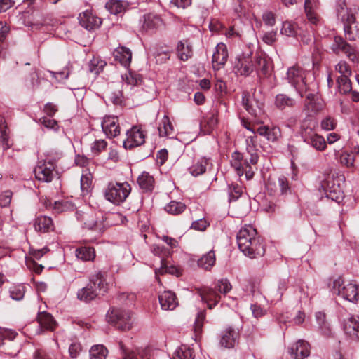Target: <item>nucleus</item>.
Masks as SVG:
<instances>
[{"instance_id":"nucleus-43","label":"nucleus","mask_w":359,"mask_h":359,"mask_svg":"<svg viewBox=\"0 0 359 359\" xmlns=\"http://www.w3.org/2000/svg\"><path fill=\"white\" fill-rule=\"evenodd\" d=\"M275 104L277 108L282 110L286 107H292L295 104V101L284 94H279L276 97Z\"/></svg>"},{"instance_id":"nucleus-35","label":"nucleus","mask_w":359,"mask_h":359,"mask_svg":"<svg viewBox=\"0 0 359 359\" xmlns=\"http://www.w3.org/2000/svg\"><path fill=\"white\" fill-rule=\"evenodd\" d=\"M162 25L161 18L156 15L148 14L144 16L143 28L147 31L153 30L160 27Z\"/></svg>"},{"instance_id":"nucleus-34","label":"nucleus","mask_w":359,"mask_h":359,"mask_svg":"<svg viewBox=\"0 0 359 359\" xmlns=\"http://www.w3.org/2000/svg\"><path fill=\"white\" fill-rule=\"evenodd\" d=\"M76 256L84 262L93 261L95 258V251L92 247H81L76 250Z\"/></svg>"},{"instance_id":"nucleus-28","label":"nucleus","mask_w":359,"mask_h":359,"mask_svg":"<svg viewBox=\"0 0 359 359\" xmlns=\"http://www.w3.org/2000/svg\"><path fill=\"white\" fill-rule=\"evenodd\" d=\"M128 7V2L121 0H109L105 4L106 9L114 15L124 13Z\"/></svg>"},{"instance_id":"nucleus-57","label":"nucleus","mask_w":359,"mask_h":359,"mask_svg":"<svg viewBox=\"0 0 359 359\" xmlns=\"http://www.w3.org/2000/svg\"><path fill=\"white\" fill-rule=\"evenodd\" d=\"M215 287L219 292L226 294L231 290L232 286L226 278H222L217 281Z\"/></svg>"},{"instance_id":"nucleus-3","label":"nucleus","mask_w":359,"mask_h":359,"mask_svg":"<svg viewBox=\"0 0 359 359\" xmlns=\"http://www.w3.org/2000/svg\"><path fill=\"white\" fill-rule=\"evenodd\" d=\"M333 288L337 294L344 299L351 302H359V286L353 283H344L341 278H339L334 281Z\"/></svg>"},{"instance_id":"nucleus-40","label":"nucleus","mask_w":359,"mask_h":359,"mask_svg":"<svg viewBox=\"0 0 359 359\" xmlns=\"http://www.w3.org/2000/svg\"><path fill=\"white\" fill-rule=\"evenodd\" d=\"M36 320L41 328L53 330L57 325L53 316H36Z\"/></svg>"},{"instance_id":"nucleus-24","label":"nucleus","mask_w":359,"mask_h":359,"mask_svg":"<svg viewBox=\"0 0 359 359\" xmlns=\"http://www.w3.org/2000/svg\"><path fill=\"white\" fill-rule=\"evenodd\" d=\"M34 226L36 231L46 233L54 229L53 219L47 216H39L34 222Z\"/></svg>"},{"instance_id":"nucleus-47","label":"nucleus","mask_w":359,"mask_h":359,"mask_svg":"<svg viewBox=\"0 0 359 359\" xmlns=\"http://www.w3.org/2000/svg\"><path fill=\"white\" fill-rule=\"evenodd\" d=\"M186 205L182 203L175 201H170L165 207L167 212L172 215H179L184 211Z\"/></svg>"},{"instance_id":"nucleus-17","label":"nucleus","mask_w":359,"mask_h":359,"mask_svg":"<svg viewBox=\"0 0 359 359\" xmlns=\"http://www.w3.org/2000/svg\"><path fill=\"white\" fill-rule=\"evenodd\" d=\"M228 56L226 46L223 43H218L212 55L213 68L217 69L222 68L226 62Z\"/></svg>"},{"instance_id":"nucleus-63","label":"nucleus","mask_w":359,"mask_h":359,"mask_svg":"<svg viewBox=\"0 0 359 359\" xmlns=\"http://www.w3.org/2000/svg\"><path fill=\"white\" fill-rule=\"evenodd\" d=\"M337 123L335 120L330 116L324 118L321 122V127L325 130H334L336 127Z\"/></svg>"},{"instance_id":"nucleus-7","label":"nucleus","mask_w":359,"mask_h":359,"mask_svg":"<svg viewBox=\"0 0 359 359\" xmlns=\"http://www.w3.org/2000/svg\"><path fill=\"white\" fill-rule=\"evenodd\" d=\"M266 189L269 194L273 196L287 194L290 190L289 182L284 176L269 177L266 184Z\"/></svg>"},{"instance_id":"nucleus-26","label":"nucleus","mask_w":359,"mask_h":359,"mask_svg":"<svg viewBox=\"0 0 359 359\" xmlns=\"http://www.w3.org/2000/svg\"><path fill=\"white\" fill-rule=\"evenodd\" d=\"M83 221L84 226L88 229L101 232L103 229L104 225L101 220H97L95 214L85 213L82 215L81 218Z\"/></svg>"},{"instance_id":"nucleus-22","label":"nucleus","mask_w":359,"mask_h":359,"mask_svg":"<svg viewBox=\"0 0 359 359\" xmlns=\"http://www.w3.org/2000/svg\"><path fill=\"white\" fill-rule=\"evenodd\" d=\"M159 302L163 310H173L178 305L175 294L171 291H164L158 296Z\"/></svg>"},{"instance_id":"nucleus-10","label":"nucleus","mask_w":359,"mask_h":359,"mask_svg":"<svg viewBox=\"0 0 359 359\" xmlns=\"http://www.w3.org/2000/svg\"><path fill=\"white\" fill-rule=\"evenodd\" d=\"M331 49L336 54H338L339 51L344 52L352 62L358 61V57L355 50L341 36H334Z\"/></svg>"},{"instance_id":"nucleus-15","label":"nucleus","mask_w":359,"mask_h":359,"mask_svg":"<svg viewBox=\"0 0 359 359\" xmlns=\"http://www.w3.org/2000/svg\"><path fill=\"white\" fill-rule=\"evenodd\" d=\"M103 132L109 137H115L120 134V126L118 117L106 116L102 122Z\"/></svg>"},{"instance_id":"nucleus-50","label":"nucleus","mask_w":359,"mask_h":359,"mask_svg":"<svg viewBox=\"0 0 359 359\" xmlns=\"http://www.w3.org/2000/svg\"><path fill=\"white\" fill-rule=\"evenodd\" d=\"M325 316H316V318L321 333L325 336H329L331 334V328L330 324L325 319Z\"/></svg>"},{"instance_id":"nucleus-23","label":"nucleus","mask_w":359,"mask_h":359,"mask_svg":"<svg viewBox=\"0 0 359 359\" xmlns=\"http://www.w3.org/2000/svg\"><path fill=\"white\" fill-rule=\"evenodd\" d=\"M235 72L241 76H248L254 70L252 61L245 57L238 58L234 66Z\"/></svg>"},{"instance_id":"nucleus-8","label":"nucleus","mask_w":359,"mask_h":359,"mask_svg":"<svg viewBox=\"0 0 359 359\" xmlns=\"http://www.w3.org/2000/svg\"><path fill=\"white\" fill-rule=\"evenodd\" d=\"M345 182V177L342 174L333 173L328 175L327 177L322 182V188L329 194H340L341 193V186Z\"/></svg>"},{"instance_id":"nucleus-48","label":"nucleus","mask_w":359,"mask_h":359,"mask_svg":"<svg viewBox=\"0 0 359 359\" xmlns=\"http://www.w3.org/2000/svg\"><path fill=\"white\" fill-rule=\"evenodd\" d=\"M106 64V62L100 58L93 57L89 63V70L97 75L102 71Z\"/></svg>"},{"instance_id":"nucleus-2","label":"nucleus","mask_w":359,"mask_h":359,"mask_svg":"<svg viewBox=\"0 0 359 359\" xmlns=\"http://www.w3.org/2000/svg\"><path fill=\"white\" fill-rule=\"evenodd\" d=\"M130 191L131 187L128 182H111L105 190L104 196L109 201L118 205L126 201Z\"/></svg>"},{"instance_id":"nucleus-18","label":"nucleus","mask_w":359,"mask_h":359,"mask_svg":"<svg viewBox=\"0 0 359 359\" xmlns=\"http://www.w3.org/2000/svg\"><path fill=\"white\" fill-rule=\"evenodd\" d=\"M343 328L345 333L353 340L359 339V316H350L344 320Z\"/></svg>"},{"instance_id":"nucleus-51","label":"nucleus","mask_w":359,"mask_h":359,"mask_svg":"<svg viewBox=\"0 0 359 359\" xmlns=\"http://www.w3.org/2000/svg\"><path fill=\"white\" fill-rule=\"evenodd\" d=\"M337 83L340 92L347 93L351 91V83L349 79V76H341L337 79Z\"/></svg>"},{"instance_id":"nucleus-1","label":"nucleus","mask_w":359,"mask_h":359,"mask_svg":"<svg viewBox=\"0 0 359 359\" xmlns=\"http://www.w3.org/2000/svg\"><path fill=\"white\" fill-rule=\"evenodd\" d=\"M236 240L239 250L251 259L262 257L265 253L263 240L251 225L242 227L237 234Z\"/></svg>"},{"instance_id":"nucleus-52","label":"nucleus","mask_w":359,"mask_h":359,"mask_svg":"<svg viewBox=\"0 0 359 359\" xmlns=\"http://www.w3.org/2000/svg\"><path fill=\"white\" fill-rule=\"evenodd\" d=\"M62 152L57 149H50L46 154L44 158L46 161H50L52 164H55L56 167V163L62 157Z\"/></svg>"},{"instance_id":"nucleus-54","label":"nucleus","mask_w":359,"mask_h":359,"mask_svg":"<svg viewBox=\"0 0 359 359\" xmlns=\"http://www.w3.org/2000/svg\"><path fill=\"white\" fill-rule=\"evenodd\" d=\"M337 15L341 20L346 19L349 14H354L351 10L346 7L344 0H339L337 4Z\"/></svg>"},{"instance_id":"nucleus-33","label":"nucleus","mask_w":359,"mask_h":359,"mask_svg":"<svg viewBox=\"0 0 359 359\" xmlns=\"http://www.w3.org/2000/svg\"><path fill=\"white\" fill-rule=\"evenodd\" d=\"M77 297L81 301L88 302L100 297L93 290L92 284L88 283V284L85 287L78 291Z\"/></svg>"},{"instance_id":"nucleus-12","label":"nucleus","mask_w":359,"mask_h":359,"mask_svg":"<svg viewBox=\"0 0 359 359\" xmlns=\"http://www.w3.org/2000/svg\"><path fill=\"white\" fill-rule=\"evenodd\" d=\"M254 69L259 76H268L270 74L272 66L270 58L264 53H257L252 62Z\"/></svg>"},{"instance_id":"nucleus-41","label":"nucleus","mask_w":359,"mask_h":359,"mask_svg":"<svg viewBox=\"0 0 359 359\" xmlns=\"http://www.w3.org/2000/svg\"><path fill=\"white\" fill-rule=\"evenodd\" d=\"M107 354V348L102 344L93 345L89 351L90 359H106Z\"/></svg>"},{"instance_id":"nucleus-37","label":"nucleus","mask_w":359,"mask_h":359,"mask_svg":"<svg viewBox=\"0 0 359 359\" xmlns=\"http://www.w3.org/2000/svg\"><path fill=\"white\" fill-rule=\"evenodd\" d=\"M243 156L242 154L235 151L231 155V166L236 170L238 176H241L244 173V164Z\"/></svg>"},{"instance_id":"nucleus-4","label":"nucleus","mask_w":359,"mask_h":359,"mask_svg":"<svg viewBox=\"0 0 359 359\" xmlns=\"http://www.w3.org/2000/svg\"><path fill=\"white\" fill-rule=\"evenodd\" d=\"M34 172L36 179L43 182H50L58 175L55 164L44 159L38 162Z\"/></svg>"},{"instance_id":"nucleus-46","label":"nucleus","mask_w":359,"mask_h":359,"mask_svg":"<svg viewBox=\"0 0 359 359\" xmlns=\"http://www.w3.org/2000/svg\"><path fill=\"white\" fill-rule=\"evenodd\" d=\"M122 80L128 86H135L142 82V77L140 74L128 71L122 75Z\"/></svg>"},{"instance_id":"nucleus-6","label":"nucleus","mask_w":359,"mask_h":359,"mask_svg":"<svg viewBox=\"0 0 359 359\" xmlns=\"http://www.w3.org/2000/svg\"><path fill=\"white\" fill-rule=\"evenodd\" d=\"M287 78L290 83H291L299 93L306 91L307 88L306 85L305 72L299 66L295 65L288 69Z\"/></svg>"},{"instance_id":"nucleus-14","label":"nucleus","mask_w":359,"mask_h":359,"mask_svg":"<svg viewBox=\"0 0 359 359\" xmlns=\"http://www.w3.org/2000/svg\"><path fill=\"white\" fill-rule=\"evenodd\" d=\"M105 320L109 325L121 331L129 330L133 324L130 316H105Z\"/></svg>"},{"instance_id":"nucleus-30","label":"nucleus","mask_w":359,"mask_h":359,"mask_svg":"<svg viewBox=\"0 0 359 359\" xmlns=\"http://www.w3.org/2000/svg\"><path fill=\"white\" fill-rule=\"evenodd\" d=\"M177 50L179 58L183 61L187 60L193 55L192 45L187 40L180 41Z\"/></svg>"},{"instance_id":"nucleus-5","label":"nucleus","mask_w":359,"mask_h":359,"mask_svg":"<svg viewBox=\"0 0 359 359\" xmlns=\"http://www.w3.org/2000/svg\"><path fill=\"white\" fill-rule=\"evenodd\" d=\"M240 332L232 326H227L218 335L219 345L224 348H233L239 341Z\"/></svg>"},{"instance_id":"nucleus-27","label":"nucleus","mask_w":359,"mask_h":359,"mask_svg":"<svg viewBox=\"0 0 359 359\" xmlns=\"http://www.w3.org/2000/svg\"><path fill=\"white\" fill-rule=\"evenodd\" d=\"M200 295L210 309L215 306L220 299V296L212 288H204L201 291Z\"/></svg>"},{"instance_id":"nucleus-58","label":"nucleus","mask_w":359,"mask_h":359,"mask_svg":"<svg viewBox=\"0 0 359 359\" xmlns=\"http://www.w3.org/2000/svg\"><path fill=\"white\" fill-rule=\"evenodd\" d=\"M49 206L53 210H55V212L59 213V212L67 210L70 208L71 204L69 203L67 201H55L54 203H50Z\"/></svg>"},{"instance_id":"nucleus-64","label":"nucleus","mask_w":359,"mask_h":359,"mask_svg":"<svg viewBox=\"0 0 359 359\" xmlns=\"http://www.w3.org/2000/svg\"><path fill=\"white\" fill-rule=\"evenodd\" d=\"M119 347L122 352L123 359H137V354L133 351L128 350L122 341L119 342Z\"/></svg>"},{"instance_id":"nucleus-53","label":"nucleus","mask_w":359,"mask_h":359,"mask_svg":"<svg viewBox=\"0 0 359 359\" xmlns=\"http://www.w3.org/2000/svg\"><path fill=\"white\" fill-rule=\"evenodd\" d=\"M280 32L287 36H294L297 34L296 25L288 21L284 22Z\"/></svg>"},{"instance_id":"nucleus-25","label":"nucleus","mask_w":359,"mask_h":359,"mask_svg":"<svg viewBox=\"0 0 359 359\" xmlns=\"http://www.w3.org/2000/svg\"><path fill=\"white\" fill-rule=\"evenodd\" d=\"M115 60L119 62L123 66L128 67L132 60V53L130 49L120 46L114 51Z\"/></svg>"},{"instance_id":"nucleus-29","label":"nucleus","mask_w":359,"mask_h":359,"mask_svg":"<svg viewBox=\"0 0 359 359\" xmlns=\"http://www.w3.org/2000/svg\"><path fill=\"white\" fill-rule=\"evenodd\" d=\"M158 130L160 137H170L174 135V126L167 115H164L158 127Z\"/></svg>"},{"instance_id":"nucleus-56","label":"nucleus","mask_w":359,"mask_h":359,"mask_svg":"<svg viewBox=\"0 0 359 359\" xmlns=\"http://www.w3.org/2000/svg\"><path fill=\"white\" fill-rule=\"evenodd\" d=\"M93 181V176L88 170H84L81 177V188L82 190H88Z\"/></svg>"},{"instance_id":"nucleus-20","label":"nucleus","mask_w":359,"mask_h":359,"mask_svg":"<svg viewBox=\"0 0 359 359\" xmlns=\"http://www.w3.org/2000/svg\"><path fill=\"white\" fill-rule=\"evenodd\" d=\"M81 25L86 29H93L99 27L102 24L101 18L94 15L91 11H86L79 15Z\"/></svg>"},{"instance_id":"nucleus-13","label":"nucleus","mask_w":359,"mask_h":359,"mask_svg":"<svg viewBox=\"0 0 359 359\" xmlns=\"http://www.w3.org/2000/svg\"><path fill=\"white\" fill-rule=\"evenodd\" d=\"M288 353L292 359H305L310 355V345L307 341L299 339L288 348Z\"/></svg>"},{"instance_id":"nucleus-38","label":"nucleus","mask_w":359,"mask_h":359,"mask_svg":"<svg viewBox=\"0 0 359 359\" xmlns=\"http://www.w3.org/2000/svg\"><path fill=\"white\" fill-rule=\"evenodd\" d=\"M215 264V255L214 251L210 250L198 261V265L205 270L210 269Z\"/></svg>"},{"instance_id":"nucleus-36","label":"nucleus","mask_w":359,"mask_h":359,"mask_svg":"<svg viewBox=\"0 0 359 359\" xmlns=\"http://www.w3.org/2000/svg\"><path fill=\"white\" fill-rule=\"evenodd\" d=\"M140 187L147 191H151L154 187V177L147 172H143L137 178Z\"/></svg>"},{"instance_id":"nucleus-60","label":"nucleus","mask_w":359,"mask_h":359,"mask_svg":"<svg viewBox=\"0 0 359 359\" xmlns=\"http://www.w3.org/2000/svg\"><path fill=\"white\" fill-rule=\"evenodd\" d=\"M337 72L341 76H351V70L349 65L345 61H340L335 67Z\"/></svg>"},{"instance_id":"nucleus-31","label":"nucleus","mask_w":359,"mask_h":359,"mask_svg":"<svg viewBox=\"0 0 359 359\" xmlns=\"http://www.w3.org/2000/svg\"><path fill=\"white\" fill-rule=\"evenodd\" d=\"M257 133L271 142H275L280 136V130L277 128H270L265 126H261L257 128Z\"/></svg>"},{"instance_id":"nucleus-9","label":"nucleus","mask_w":359,"mask_h":359,"mask_svg":"<svg viewBox=\"0 0 359 359\" xmlns=\"http://www.w3.org/2000/svg\"><path fill=\"white\" fill-rule=\"evenodd\" d=\"M127 137L123 141V146L126 149H132L143 144L145 142V135L138 126H133L127 131Z\"/></svg>"},{"instance_id":"nucleus-39","label":"nucleus","mask_w":359,"mask_h":359,"mask_svg":"<svg viewBox=\"0 0 359 359\" xmlns=\"http://www.w3.org/2000/svg\"><path fill=\"white\" fill-rule=\"evenodd\" d=\"M305 142L310 144L312 147L319 151H324L327 147V143L325 138L318 134L311 136L309 139L305 141Z\"/></svg>"},{"instance_id":"nucleus-55","label":"nucleus","mask_w":359,"mask_h":359,"mask_svg":"<svg viewBox=\"0 0 359 359\" xmlns=\"http://www.w3.org/2000/svg\"><path fill=\"white\" fill-rule=\"evenodd\" d=\"M340 163L346 168H352L354 166L355 158L353 155L347 152H343L339 156Z\"/></svg>"},{"instance_id":"nucleus-11","label":"nucleus","mask_w":359,"mask_h":359,"mask_svg":"<svg viewBox=\"0 0 359 359\" xmlns=\"http://www.w3.org/2000/svg\"><path fill=\"white\" fill-rule=\"evenodd\" d=\"M342 21L346 39L350 41L359 39V20L356 19L355 14L348 15Z\"/></svg>"},{"instance_id":"nucleus-42","label":"nucleus","mask_w":359,"mask_h":359,"mask_svg":"<svg viewBox=\"0 0 359 359\" xmlns=\"http://www.w3.org/2000/svg\"><path fill=\"white\" fill-rule=\"evenodd\" d=\"M207 165L208 159L202 158L189 168V172L194 177L202 175L205 172Z\"/></svg>"},{"instance_id":"nucleus-19","label":"nucleus","mask_w":359,"mask_h":359,"mask_svg":"<svg viewBox=\"0 0 359 359\" xmlns=\"http://www.w3.org/2000/svg\"><path fill=\"white\" fill-rule=\"evenodd\" d=\"M318 4V0H305L304 11L308 22L314 26L321 24L319 15L315 11Z\"/></svg>"},{"instance_id":"nucleus-49","label":"nucleus","mask_w":359,"mask_h":359,"mask_svg":"<svg viewBox=\"0 0 359 359\" xmlns=\"http://www.w3.org/2000/svg\"><path fill=\"white\" fill-rule=\"evenodd\" d=\"M25 286L23 285H14L10 288V297L17 301L22 300L25 293Z\"/></svg>"},{"instance_id":"nucleus-21","label":"nucleus","mask_w":359,"mask_h":359,"mask_svg":"<svg viewBox=\"0 0 359 359\" xmlns=\"http://www.w3.org/2000/svg\"><path fill=\"white\" fill-rule=\"evenodd\" d=\"M242 102L245 110L252 116L256 117L262 111V104L258 103L255 100L251 98L248 93H243Z\"/></svg>"},{"instance_id":"nucleus-45","label":"nucleus","mask_w":359,"mask_h":359,"mask_svg":"<svg viewBox=\"0 0 359 359\" xmlns=\"http://www.w3.org/2000/svg\"><path fill=\"white\" fill-rule=\"evenodd\" d=\"M173 359H194V351L186 345H182L175 351Z\"/></svg>"},{"instance_id":"nucleus-44","label":"nucleus","mask_w":359,"mask_h":359,"mask_svg":"<svg viewBox=\"0 0 359 359\" xmlns=\"http://www.w3.org/2000/svg\"><path fill=\"white\" fill-rule=\"evenodd\" d=\"M217 116L215 113H210L204 118L201 126L205 133H210L217 124Z\"/></svg>"},{"instance_id":"nucleus-59","label":"nucleus","mask_w":359,"mask_h":359,"mask_svg":"<svg viewBox=\"0 0 359 359\" xmlns=\"http://www.w3.org/2000/svg\"><path fill=\"white\" fill-rule=\"evenodd\" d=\"M242 187L238 184H231L229 186V200H236L242 194Z\"/></svg>"},{"instance_id":"nucleus-61","label":"nucleus","mask_w":359,"mask_h":359,"mask_svg":"<svg viewBox=\"0 0 359 359\" xmlns=\"http://www.w3.org/2000/svg\"><path fill=\"white\" fill-rule=\"evenodd\" d=\"M107 143L104 140H96L91 147V151L95 154H98L107 147Z\"/></svg>"},{"instance_id":"nucleus-62","label":"nucleus","mask_w":359,"mask_h":359,"mask_svg":"<svg viewBox=\"0 0 359 359\" xmlns=\"http://www.w3.org/2000/svg\"><path fill=\"white\" fill-rule=\"evenodd\" d=\"M39 123L48 129L57 130L58 129L57 122L48 117H42L39 119Z\"/></svg>"},{"instance_id":"nucleus-16","label":"nucleus","mask_w":359,"mask_h":359,"mask_svg":"<svg viewBox=\"0 0 359 359\" xmlns=\"http://www.w3.org/2000/svg\"><path fill=\"white\" fill-rule=\"evenodd\" d=\"M89 283L99 297L103 296L108 290V285L106 281L105 274L102 271H97L93 274L89 280Z\"/></svg>"},{"instance_id":"nucleus-32","label":"nucleus","mask_w":359,"mask_h":359,"mask_svg":"<svg viewBox=\"0 0 359 359\" xmlns=\"http://www.w3.org/2000/svg\"><path fill=\"white\" fill-rule=\"evenodd\" d=\"M315 126V123L311 118H306L302 121L300 133L304 142L316 134L313 130Z\"/></svg>"}]
</instances>
